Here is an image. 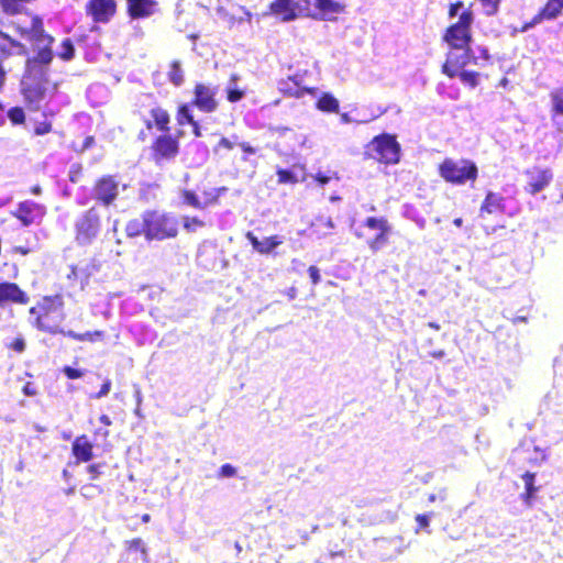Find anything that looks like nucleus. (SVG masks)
Masks as SVG:
<instances>
[{
  "label": "nucleus",
  "instance_id": "0e129e2a",
  "mask_svg": "<svg viewBox=\"0 0 563 563\" xmlns=\"http://www.w3.org/2000/svg\"><path fill=\"white\" fill-rule=\"evenodd\" d=\"M7 78V73L2 65L0 64V90L2 89Z\"/></svg>",
  "mask_w": 563,
  "mask_h": 563
},
{
  "label": "nucleus",
  "instance_id": "e2e57ef3",
  "mask_svg": "<svg viewBox=\"0 0 563 563\" xmlns=\"http://www.w3.org/2000/svg\"><path fill=\"white\" fill-rule=\"evenodd\" d=\"M241 148L247 154H255V148L247 143H241Z\"/></svg>",
  "mask_w": 563,
  "mask_h": 563
},
{
  "label": "nucleus",
  "instance_id": "a211bd4d",
  "mask_svg": "<svg viewBox=\"0 0 563 563\" xmlns=\"http://www.w3.org/2000/svg\"><path fill=\"white\" fill-rule=\"evenodd\" d=\"M128 12L132 19L146 18L153 14L154 0H126Z\"/></svg>",
  "mask_w": 563,
  "mask_h": 563
},
{
  "label": "nucleus",
  "instance_id": "6e6d98bb",
  "mask_svg": "<svg viewBox=\"0 0 563 563\" xmlns=\"http://www.w3.org/2000/svg\"><path fill=\"white\" fill-rule=\"evenodd\" d=\"M429 515H418L416 517V521L419 523L421 528H426L429 526Z\"/></svg>",
  "mask_w": 563,
  "mask_h": 563
},
{
  "label": "nucleus",
  "instance_id": "49530a36",
  "mask_svg": "<svg viewBox=\"0 0 563 563\" xmlns=\"http://www.w3.org/2000/svg\"><path fill=\"white\" fill-rule=\"evenodd\" d=\"M63 372L69 379L80 378L84 375L82 371L73 368L70 366H65Z\"/></svg>",
  "mask_w": 563,
  "mask_h": 563
},
{
  "label": "nucleus",
  "instance_id": "bb28decb",
  "mask_svg": "<svg viewBox=\"0 0 563 563\" xmlns=\"http://www.w3.org/2000/svg\"><path fill=\"white\" fill-rule=\"evenodd\" d=\"M151 117L154 120L156 126L161 131L168 130L169 115H168L167 111H165L162 108L156 107L151 110Z\"/></svg>",
  "mask_w": 563,
  "mask_h": 563
},
{
  "label": "nucleus",
  "instance_id": "9d476101",
  "mask_svg": "<svg viewBox=\"0 0 563 563\" xmlns=\"http://www.w3.org/2000/svg\"><path fill=\"white\" fill-rule=\"evenodd\" d=\"M299 4L296 0H274L269 4V11L264 16L272 14L282 22H291L298 18Z\"/></svg>",
  "mask_w": 563,
  "mask_h": 563
},
{
  "label": "nucleus",
  "instance_id": "58836bf2",
  "mask_svg": "<svg viewBox=\"0 0 563 563\" xmlns=\"http://www.w3.org/2000/svg\"><path fill=\"white\" fill-rule=\"evenodd\" d=\"M8 118L13 124H21L25 120V114L22 108L14 107L8 111Z\"/></svg>",
  "mask_w": 563,
  "mask_h": 563
},
{
  "label": "nucleus",
  "instance_id": "864d4df0",
  "mask_svg": "<svg viewBox=\"0 0 563 563\" xmlns=\"http://www.w3.org/2000/svg\"><path fill=\"white\" fill-rule=\"evenodd\" d=\"M100 467H101L100 464H91L88 466V472L91 475V479H97L100 476V474H101Z\"/></svg>",
  "mask_w": 563,
  "mask_h": 563
},
{
  "label": "nucleus",
  "instance_id": "1a4fd4ad",
  "mask_svg": "<svg viewBox=\"0 0 563 563\" xmlns=\"http://www.w3.org/2000/svg\"><path fill=\"white\" fill-rule=\"evenodd\" d=\"M86 9L95 22L107 23L114 15L117 3L114 0H89Z\"/></svg>",
  "mask_w": 563,
  "mask_h": 563
},
{
  "label": "nucleus",
  "instance_id": "5fc2aeb1",
  "mask_svg": "<svg viewBox=\"0 0 563 563\" xmlns=\"http://www.w3.org/2000/svg\"><path fill=\"white\" fill-rule=\"evenodd\" d=\"M12 349L19 353L23 352L24 349H25V342L23 339H16L13 343H12Z\"/></svg>",
  "mask_w": 563,
  "mask_h": 563
},
{
  "label": "nucleus",
  "instance_id": "de8ad7c7",
  "mask_svg": "<svg viewBox=\"0 0 563 563\" xmlns=\"http://www.w3.org/2000/svg\"><path fill=\"white\" fill-rule=\"evenodd\" d=\"M442 70L445 75L453 78L459 76L460 71L459 68L454 66V64H449V58L446 59V63L443 65Z\"/></svg>",
  "mask_w": 563,
  "mask_h": 563
},
{
  "label": "nucleus",
  "instance_id": "ea45409f",
  "mask_svg": "<svg viewBox=\"0 0 563 563\" xmlns=\"http://www.w3.org/2000/svg\"><path fill=\"white\" fill-rule=\"evenodd\" d=\"M183 200H184V202L186 205H188L190 207H194V208H197V209H201L202 208V205H201L199 198L192 191H188V190L184 191Z\"/></svg>",
  "mask_w": 563,
  "mask_h": 563
},
{
  "label": "nucleus",
  "instance_id": "39448f33",
  "mask_svg": "<svg viewBox=\"0 0 563 563\" xmlns=\"http://www.w3.org/2000/svg\"><path fill=\"white\" fill-rule=\"evenodd\" d=\"M440 175L449 183L462 185L476 179L477 167L471 161L446 158L440 165Z\"/></svg>",
  "mask_w": 563,
  "mask_h": 563
},
{
  "label": "nucleus",
  "instance_id": "f704fd0d",
  "mask_svg": "<svg viewBox=\"0 0 563 563\" xmlns=\"http://www.w3.org/2000/svg\"><path fill=\"white\" fill-rule=\"evenodd\" d=\"M126 544H128L129 551H140L142 560L144 562L147 561V550H146L145 543L143 542L142 539H139V538L133 539V540L129 541Z\"/></svg>",
  "mask_w": 563,
  "mask_h": 563
},
{
  "label": "nucleus",
  "instance_id": "20e7f679",
  "mask_svg": "<svg viewBox=\"0 0 563 563\" xmlns=\"http://www.w3.org/2000/svg\"><path fill=\"white\" fill-rule=\"evenodd\" d=\"M75 241L80 246L90 245L100 232V213L92 207L75 220Z\"/></svg>",
  "mask_w": 563,
  "mask_h": 563
},
{
  "label": "nucleus",
  "instance_id": "c9c22d12",
  "mask_svg": "<svg viewBox=\"0 0 563 563\" xmlns=\"http://www.w3.org/2000/svg\"><path fill=\"white\" fill-rule=\"evenodd\" d=\"M459 78L463 84L472 88H475L478 84V73L476 71L462 70L459 74Z\"/></svg>",
  "mask_w": 563,
  "mask_h": 563
},
{
  "label": "nucleus",
  "instance_id": "3c124183",
  "mask_svg": "<svg viewBox=\"0 0 563 563\" xmlns=\"http://www.w3.org/2000/svg\"><path fill=\"white\" fill-rule=\"evenodd\" d=\"M81 495L86 498L92 497L95 492L100 493L101 490L95 485H85L80 489Z\"/></svg>",
  "mask_w": 563,
  "mask_h": 563
},
{
  "label": "nucleus",
  "instance_id": "774afa93",
  "mask_svg": "<svg viewBox=\"0 0 563 563\" xmlns=\"http://www.w3.org/2000/svg\"><path fill=\"white\" fill-rule=\"evenodd\" d=\"M217 13L221 16V18H225L229 16V13L228 11L223 8V7H219L217 9Z\"/></svg>",
  "mask_w": 563,
  "mask_h": 563
},
{
  "label": "nucleus",
  "instance_id": "c756f323",
  "mask_svg": "<svg viewBox=\"0 0 563 563\" xmlns=\"http://www.w3.org/2000/svg\"><path fill=\"white\" fill-rule=\"evenodd\" d=\"M236 80H238L236 75H232V77L230 79V84H229L228 89H227L228 100L230 102L240 101L244 97V91L239 89L235 86Z\"/></svg>",
  "mask_w": 563,
  "mask_h": 563
},
{
  "label": "nucleus",
  "instance_id": "37998d69",
  "mask_svg": "<svg viewBox=\"0 0 563 563\" xmlns=\"http://www.w3.org/2000/svg\"><path fill=\"white\" fill-rule=\"evenodd\" d=\"M522 479L525 483L526 490H529L530 494H536L538 492V488L534 486V479H536L534 473H530V472L525 473L522 475Z\"/></svg>",
  "mask_w": 563,
  "mask_h": 563
},
{
  "label": "nucleus",
  "instance_id": "c03bdc74",
  "mask_svg": "<svg viewBox=\"0 0 563 563\" xmlns=\"http://www.w3.org/2000/svg\"><path fill=\"white\" fill-rule=\"evenodd\" d=\"M484 11L487 15H493L497 12L500 0H479Z\"/></svg>",
  "mask_w": 563,
  "mask_h": 563
},
{
  "label": "nucleus",
  "instance_id": "f03ea898",
  "mask_svg": "<svg viewBox=\"0 0 563 563\" xmlns=\"http://www.w3.org/2000/svg\"><path fill=\"white\" fill-rule=\"evenodd\" d=\"M366 154L383 164H397L400 158V144L396 136L383 133L375 136L366 146Z\"/></svg>",
  "mask_w": 563,
  "mask_h": 563
},
{
  "label": "nucleus",
  "instance_id": "cd10ccee",
  "mask_svg": "<svg viewBox=\"0 0 563 563\" xmlns=\"http://www.w3.org/2000/svg\"><path fill=\"white\" fill-rule=\"evenodd\" d=\"M283 243V239L278 235H273L269 238H265L260 241V245L256 251L261 254H269L274 249L279 246Z\"/></svg>",
  "mask_w": 563,
  "mask_h": 563
},
{
  "label": "nucleus",
  "instance_id": "5701e85b",
  "mask_svg": "<svg viewBox=\"0 0 563 563\" xmlns=\"http://www.w3.org/2000/svg\"><path fill=\"white\" fill-rule=\"evenodd\" d=\"M178 122L179 124L189 123L194 128V134L196 136H201L200 128L197 121H195L194 115L191 113L190 104H183L178 111Z\"/></svg>",
  "mask_w": 563,
  "mask_h": 563
},
{
  "label": "nucleus",
  "instance_id": "680f3d73",
  "mask_svg": "<svg viewBox=\"0 0 563 563\" xmlns=\"http://www.w3.org/2000/svg\"><path fill=\"white\" fill-rule=\"evenodd\" d=\"M241 10L244 12V18L239 19V22H242L244 20L251 22L252 13L245 7H241Z\"/></svg>",
  "mask_w": 563,
  "mask_h": 563
},
{
  "label": "nucleus",
  "instance_id": "ddd939ff",
  "mask_svg": "<svg viewBox=\"0 0 563 563\" xmlns=\"http://www.w3.org/2000/svg\"><path fill=\"white\" fill-rule=\"evenodd\" d=\"M46 82L47 81H36L34 84H27L26 81H22L24 98L32 110H38L41 102L45 99Z\"/></svg>",
  "mask_w": 563,
  "mask_h": 563
},
{
  "label": "nucleus",
  "instance_id": "393cba45",
  "mask_svg": "<svg viewBox=\"0 0 563 563\" xmlns=\"http://www.w3.org/2000/svg\"><path fill=\"white\" fill-rule=\"evenodd\" d=\"M317 108L323 112H338L339 101L331 93L324 92L317 101Z\"/></svg>",
  "mask_w": 563,
  "mask_h": 563
},
{
  "label": "nucleus",
  "instance_id": "f3484780",
  "mask_svg": "<svg viewBox=\"0 0 563 563\" xmlns=\"http://www.w3.org/2000/svg\"><path fill=\"white\" fill-rule=\"evenodd\" d=\"M156 156L162 158H173L178 153V143L170 135H161L154 144Z\"/></svg>",
  "mask_w": 563,
  "mask_h": 563
},
{
  "label": "nucleus",
  "instance_id": "13d9d810",
  "mask_svg": "<svg viewBox=\"0 0 563 563\" xmlns=\"http://www.w3.org/2000/svg\"><path fill=\"white\" fill-rule=\"evenodd\" d=\"M316 180L321 185V186H324L327 185L329 181H330V177L329 176H325L323 175L322 173H318L316 176H314Z\"/></svg>",
  "mask_w": 563,
  "mask_h": 563
},
{
  "label": "nucleus",
  "instance_id": "bf43d9fd",
  "mask_svg": "<svg viewBox=\"0 0 563 563\" xmlns=\"http://www.w3.org/2000/svg\"><path fill=\"white\" fill-rule=\"evenodd\" d=\"M462 8H463V3L462 2H456V3L452 4L451 8H450V16L457 15L459 11Z\"/></svg>",
  "mask_w": 563,
  "mask_h": 563
},
{
  "label": "nucleus",
  "instance_id": "2f4dec72",
  "mask_svg": "<svg viewBox=\"0 0 563 563\" xmlns=\"http://www.w3.org/2000/svg\"><path fill=\"white\" fill-rule=\"evenodd\" d=\"M168 78L175 86L184 82V71L178 62H173L168 71Z\"/></svg>",
  "mask_w": 563,
  "mask_h": 563
},
{
  "label": "nucleus",
  "instance_id": "603ef678",
  "mask_svg": "<svg viewBox=\"0 0 563 563\" xmlns=\"http://www.w3.org/2000/svg\"><path fill=\"white\" fill-rule=\"evenodd\" d=\"M51 129H52L51 123L42 122L35 126V133L37 135H44V134L48 133L51 131Z\"/></svg>",
  "mask_w": 563,
  "mask_h": 563
},
{
  "label": "nucleus",
  "instance_id": "a878e982",
  "mask_svg": "<svg viewBox=\"0 0 563 563\" xmlns=\"http://www.w3.org/2000/svg\"><path fill=\"white\" fill-rule=\"evenodd\" d=\"M501 201L503 199L500 196L489 192L485 198L481 212L494 213L499 211L501 209Z\"/></svg>",
  "mask_w": 563,
  "mask_h": 563
},
{
  "label": "nucleus",
  "instance_id": "b1692460",
  "mask_svg": "<svg viewBox=\"0 0 563 563\" xmlns=\"http://www.w3.org/2000/svg\"><path fill=\"white\" fill-rule=\"evenodd\" d=\"M147 223H146V212L143 214V219H134L128 222L125 227V232L128 236L135 238L140 234L144 233L146 235Z\"/></svg>",
  "mask_w": 563,
  "mask_h": 563
},
{
  "label": "nucleus",
  "instance_id": "6ab92c4d",
  "mask_svg": "<svg viewBox=\"0 0 563 563\" xmlns=\"http://www.w3.org/2000/svg\"><path fill=\"white\" fill-rule=\"evenodd\" d=\"M552 103V121L558 130L563 131V87L550 93Z\"/></svg>",
  "mask_w": 563,
  "mask_h": 563
},
{
  "label": "nucleus",
  "instance_id": "6e6552de",
  "mask_svg": "<svg viewBox=\"0 0 563 563\" xmlns=\"http://www.w3.org/2000/svg\"><path fill=\"white\" fill-rule=\"evenodd\" d=\"M120 183L114 176H103L95 185L93 197L104 206H110L118 197Z\"/></svg>",
  "mask_w": 563,
  "mask_h": 563
},
{
  "label": "nucleus",
  "instance_id": "c85d7f7f",
  "mask_svg": "<svg viewBox=\"0 0 563 563\" xmlns=\"http://www.w3.org/2000/svg\"><path fill=\"white\" fill-rule=\"evenodd\" d=\"M563 8V0H550L543 8L541 15L544 19H554Z\"/></svg>",
  "mask_w": 563,
  "mask_h": 563
},
{
  "label": "nucleus",
  "instance_id": "09e8293b",
  "mask_svg": "<svg viewBox=\"0 0 563 563\" xmlns=\"http://www.w3.org/2000/svg\"><path fill=\"white\" fill-rule=\"evenodd\" d=\"M110 389H111V382H110V379H107L102 384L100 390L97 394H95L93 396H91V397L96 398V399H100V398L107 396L109 394Z\"/></svg>",
  "mask_w": 563,
  "mask_h": 563
},
{
  "label": "nucleus",
  "instance_id": "aec40b11",
  "mask_svg": "<svg viewBox=\"0 0 563 563\" xmlns=\"http://www.w3.org/2000/svg\"><path fill=\"white\" fill-rule=\"evenodd\" d=\"M73 454L79 462H88L92 459V444L86 435H80L73 442Z\"/></svg>",
  "mask_w": 563,
  "mask_h": 563
},
{
  "label": "nucleus",
  "instance_id": "a18cd8bd",
  "mask_svg": "<svg viewBox=\"0 0 563 563\" xmlns=\"http://www.w3.org/2000/svg\"><path fill=\"white\" fill-rule=\"evenodd\" d=\"M235 474H236V468L229 463L223 464L219 471V477H223V478L233 477Z\"/></svg>",
  "mask_w": 563,
  "mask_h": 563
},
{
  "label": "nucleus",
  "instance_id": "412c9836",
  "mask_svg": "<svg viewBox=\"0 0 563 563\" xmlns=\"http://www.w3.org/2000/svg\"><path fill=\"white\" fill-rule=\"evenodd\" d=\"M448 57L449 64H454L456 68H462L472 60L476 64V57L472 55V51L468 46L463 48H451Z\"/></svg>",
  "mask_w": 563,
  "mask_h": 563
},
{
  "label": "nucleus",
  "instance_id": "9b49d317",
  "mask_svg": "<svg viewBox=\"0 0 563 563\" xmlns=\"http://www.w3.org/2000/svg\"><path fill=\"white\" fill-rule=\"evenodd\" d=\"M214 97L216 88L198 84L195 88V99L190 106H196L203 112H213L218 107V102Z\"/></svg>",
  "mask_w": 563,
  "mask_h": 563
},
{
  "label": "nucleus",
  "instance_id": "dca6fc26",
  "mask_svg": "<svg viewBox=\"0 0 563 563\" xmlns=\"http://www.w3.org/2000/svg\"><path fill=\"white\" fill-rule=\"evenodd\" d=\"M278 90L285 96L302 98L305 93L316 96L318 92L317 88L302 87L296 77H289L278 82Z\"/></svg>",
  "mask_w": 563,
  "mask_h": 563
},
{
  "label": "nucleus",
  "instance_id": "4be33fe9",
  "mask_svg": "<svg viewBox=\"0 0 563 563\" xmlns=\"http://www.w3.org/2000/svg\"><path fill=\"white\" fill-rule=\"evenodd\" d=\"M64 307V299L62 295H54L44 297L42 302L40 303V309L44 311V313L49 314L52 312L60 311Z\"/></svg>",
  "mask_w": 563,
  "mask_h": 563
},
{
  "label": "nucleus",
  "instance_id": "79ce46f5",
  "mask_svg": "<svg viewBox=\"0 0 563 563\" xmlns=\"http://www.w3.org/2000/svg\"><path fill=\"white\" fill-rule=\"evenodd\" d=\"M277 176L280 184H295L297 181L295 174L288 169H278Z\"/></svg>",
  "mask_w": 563,
  "mask_h": 563
},
{
  "label": "nucleus",
  "instance_id": "423d86ee",
  "mask_svg": "<svg viewBox=\"0 0 563 563\" xmlns=\"http://www.w3.org/2000/svg\"><path fill=\"white\" fill-rule=\"evenodd\" d=\"M472 23L473 13L470 10H465L460 14L459 21L448 29L444 40L451 48H463L470 45V27Z\"/></svg>",
  "mask_w": 563,
  "mask_h": 563
},
{
  "label": "nucleus",
  "instance_id": "4c0bfd02",
  "mask_svg": "<svg viewBox=\"0 0 563 563\" xmlns=\"http://www.w3.org/2000/svg\"><path fill=\"white\" fill-rule=\"evenodd\" d=\"M75 48L69 38H65L62 43V49L58 56L64 60H70L74 57Z\"/></svg>",
  "mask_w": 563,
  "mask_h": 563
},
{
  "label": "nucleus",
  "instance_id": "4468645a",
  "mask_svg": "<svg viewBox=\"0 0 563 563\" xmlns=\"http://www.w3.org/2000/svg\"><path fill=\"white\" fill-rule=\"evenodd\" d=\"M8 301L26 305L29 297L16 284L9 282L0 283V307H3Z\"/></svg>",
  "mask_w": 563,
  "mask_h": 563
},
{
  "label": "nucleus",
  "instance_id": "72a5a7b5",
  "mask_svg": "<svg viewBox=\"0 0 563 563\" xmlns=\"http://www.w3.org/2000/svg\"><path fill=\"white\" fill-rule=\"evenodd\" d=\"M365 225L372 230L389 231V225L386 219L369 217L366 219Z\"/></svg>",
  "mask_w": 563,
  "mask_h": 563
},
{
  "label": "nucleus",
  "instance_id": "2eb2a0df",
  "mask_svg": "<svg viewBox=\"0 0 563 563\" xmlns=\"http://www.w3.org/2000/svg\"><path fill=\"white\" fill-rule=\"evenodd\" d=\"M527 175L529 178L527 190L531 195H537L538 192L542 191L545 187L549 186L553 177L550 169L540 168L529 170Z\"/></svg>",
  "mask_w": 563,
  "mask_h": 563
},
{
  "label": "nucleus",
  "instance_id": "7ed1b4c3",
  "mask_svg": "<svg viewBox=\"0 0 563 563\" xmlns=\"http://www.w3.org/2000/svg\"><path fill=\"white\" fill-rule=\"evenodd\" d=\"M146 239L165 240L175 238L178 233V222L176 218L157 211L146 212Z\"/></svg>",
  "mask_w": 563,
  "mask_h": 563
},
{
  "label": "nucleus",
  "instance_id": "052dcab7",
  "mask_svg": "<svg viewBox=\"0 0 563 563\" xmlns=\"http://www.w3.org/2000/svg\"><path fill=\"white\" fill-rule=\"evenodd\" d=\"M219 146L224 147L227 150H232L233 148V143L229 139L222 137L219 141Z\"/></svg>",
  "mask_w": 563,
  "mask_h": 563
},
{
  "label": "nucleus",
  "instance_id": "473e14b6",
  "mask_svg": "<svg viewBox=\"0 0 563 563\" xmlns=\"http://www.w3.org/2000/svg\"><path fill=\"white\" fill-rule=\"evenodd\" d=\"M64 335L66 336H69L74 340H77V341H93L96 336H101L102 335V332L101 331H95V332H86V333H76L71 330H68V331H65V333H63Z\"/></svg>",
  "mask_w": 563,
  "mask_h": 563
},
{
  "label": "nucleus",
  "instance_id": "4d7b16f0",
  "mask_svg": "<svg viewBox=\"0 0 563 563\" xmlns=\"http://www.w3.org/2000/svg\"><path fill=\"white\" fill-rule=\"evenodd\" d=\"M246 239L250 241L254 250L258 247L261 240H258L252 232L246 233Z\"/></svg>",
  "mask_w": 563,
  "mask_h": 563
},
{
  "label": "nucleus",
  "instance_id": "7c9ffc66",
  "mask_svg": "<svg viewBox=\"0 0 563 563\" xmlns=\"http://www.w3.org/2000/svg\"><path fill=\"white\" fill-rule=\"evenodd\" d=\"M48 314L44 313L43 316L37 317L36 319V327L38 330L48 332L52 334L56 333H65V330L59 328V325H52L46 322V318Z\"/></svg>",
  "mask_w": 563,
  "mask_h": 563
},
{
  "label": "nucleus",
  "instance_id": "338daca9",
  "mask_svg": "<svg viewBox=\"0 0 563 563\" xmlns=\"http://www.w3.org/2000/svg\"><path fill=\"white\" fill-rule=\"evenodd\" d=\"M100 422L103 423L104 426H111L112 424V421L110 419L109 416L107 415H101L100 418H99Z\"/></svg>",
  "mask_w": 563,
  "mask_h": 563
},
{
  "label": "nucleus",
  "instance_id": "69168bd1",
  "mask_svg": "<svg viewBox=\"0 0 563 563\" xmlns=\"http://www.w3.org/2000/svg\"><path fill=\"white\" fill-rule=\"evenodd\" d=\"M533 495L534 494H530L529 490H526L523 494H522V499L525 500V503L530 506L531 505V499L533 498Z\"/></svg>",
  "mask_w": 563,
  "mask_h": 563
},
{
  "label": "nucleus",
  "instance_id": "0eeeda50",
  "mask_svg": "<svg viewBox=\"0 0 563 563\" xmlns=\"http://www.w3.org/2000/svg\"><path fill=\"white\" fill-rule=\"evenodd\" d=\"M46 213V208L33 200H24L20 202L12 216L19 219L23 227H30L40 223Z\"/></svg>",
  "mask_w": 563,
  "mask_h": 563
},
{
  "label": "nucleus",
  "instance_id": "a19ab883",
  "mask_svg": "<svg viewBox=\"0 0 563 563\" xmlns=\"http://www.w3.org/2000/svg\"><path fill=\"white\" fill-rule=\"evenodd\" d=\"M205 223L198 218L184 217V228L188 232H195L198 228H202Z\"/></svg>",
  "mask_w": 563,
  "mask_h": 563
},
{
  "label": "nucleus",
  "instance_id": "f257e3e1",
  "mask_svg": "<svg viewBox=\"0 0 563 563\" xmlns=\"http://www.w3.org/2000/svg\"><path fill=\"white\" fill-rule=\"evenodd\" d=\"M32 37L37 54L26 60L27 77L36 81H47L48 67L53 60L51 45L54 40L52 36L44 33L42 22L38 19L33 20Z\"/></svg>",
  "mask_w": 563,
  "mask_h": 563
},
{
  "label": "nucleus",
  "instance_id": "f8f14e48",
  "mask_svg": "<svg viewBox=\"0 0 563 563\" xmlns=\"http://www.w3.org/2000/svg\"><path fill=\"white\" fill-rule=\"evenodd\" d=\"M309 5H313L316 13L311 16L320 20H332L334 15L344 11V5L335 0H305Z\"/></svg>",
  "mask_w": 563,
  "mask_h": 563
},
{
  "label": "nucleus",
  "instance_id": "8fccbe9b",
  "mask_svg": "<svg viewBox=\"0 0 563 563\" xmlns=\"http://www.w3.org/2000/svg\"><path fill=\"white\" fill-rule=\"evenodd\" d=\"M309 276L313 285H318L321 280L320 271L317 266H310L308 268Z\"/></svg>",
  "mask_w": 563,
  "mask_h": 563
},
{
  "label": "nucleus",
  "instance_id": "e433bc0d",
  "mask_svg": "<svg viewBox=\"0 0 563 563\" xmlns=\"http://www.w3.org/2000/svg\"><path fill=\"white\" fill-rule=\"evenodd\" d=\"M388 231H379V233L368 242V246L373 252L378 251L384 245L387 244L388 238H387Z\"/></svg>",
  "mask_w": 563,
  "mask_h": 563
}]
</instances>
